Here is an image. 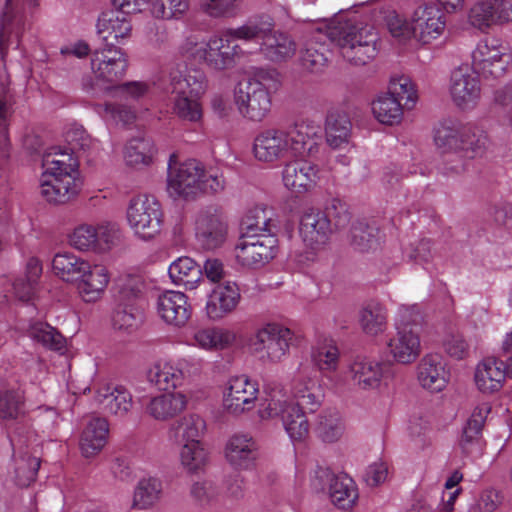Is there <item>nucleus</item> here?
Wrapping results in <instances>:
<instances>
[{"label": "nucleus", "instance_id": "1", "mask_svg": "<svg viewBox=\"0 0 512 512\" xmlns=\"http://www.w3.org/2000/svg\"><path fill=\"white\" fill-rule=\"evenodd\" d=\"M320 139L318 129L304 122L286 128L270 127L255 136L252 151L257 161L274 164L314 156Z\"/></svg>", "mask_w": 512, "mask_h": 512}, {"label": "nucleus", "instance_id": "2", "mask_svg": "<svg viewBox=\"0 0 512 512\" xmlns=\"http://www.w3.org/2000/svg\"><path fill=\"white\" fill-rule=\"evenodd\" d=\"M435 143L447 151H454L465 158L461 163L451 159L446 163V173L460 174L470 165V160L481 157L488 145L487 134L473 123L456 120L444 121L435 132Z\"/></svg>", "mask_w": 512, "mask_h": 512}, {"label": "nucleus", "instance_id": "3", "mask_svg": "<svg viewBox=\"0 0 512 512\" xmlns=\"http://www.w3.org/2000/svg\"><path fill=\"white\" fill-rule=\"evenodd\" d=\"M45 172L41 180V195L50 203L64 204L78 192L72 173L77 161L67 152H48L43 156Z\"/></svg>", "mask_w": 512, "mask_h": 512}, {"label": "nucleus", "instance_id": "4", "mask_svg": "<svg viewBox=\"0 0 512 512\" xmlns=\"http://www.w3.org/2000/svg\"><path fill=\"white\" fill-rule=\"evenodd\" d=\"M328 35L339 47L342 57L351 64L366 65L376 56L378 37L370 25L349 20L331 28Z\"/></svg>", "mask_w": 512, "mask_h": 512}, {"label": "nucleus", "instance_id": "5", "mask_svg": "<svg viewBox=\"0 0 512 512\" xmlns=\"http://www.w3.org/2000/svg\"><path fill=\"white\" fill-rule=\"evenodd\" d=\"M275 70H259L253 77L239 82L235 90V103L239 112L255 122L264 120L271 110L269 89L276 85Z\"/></svg>", "mask_w": 512, "mask_h": 512}, {"label": "nucleus", "instance_id": "6", "mask_svg": "<svg viewBox=\"0 0 512 512\" xmlns=\"http://www.w3.org/2000/svg\"><path fill=\"white\" fill-rule=\"evenodd\" d=\"M270 17L250 20L237 28V33L245 41H261L260 50L271 61H282L292 57L296 51L294 40L286 33L274 31Z\"/></svg>", "mask_w": 512, "mask_h": 512}, {"label": "nucleus", "instance_id": "7", "mask_svg": "<svg viewBox=\"0 0 512 512\" xmlns=\"http://www.w3.org/2000/svg\"><path fill=\"white\" fill-rule=\"evenodd\" d=\"M401 325L396 334L387 342L389 354L401 364L414 362L421 352L419 328L423 322V316L416 307L402 310Z\"/></svg>", "mask_w": 512, "mask_h": 512}, {"label": "nucleus", "instance_id": "8", "mask_svg": "<svg viewBox=\"0 0 512 512\" xmlns=\"http://www.w3.org/2000/svg\"><path fill=\"white\" fill-rule=\"evenodd\" d=\"M177 155H170L168 165V192L184 200H195L201 196L200 180L204 176V167L191 159L177 163Z\"/></svg>", "mask_w": 512, "mask_h": 512}, {"label": "nucleus", "instance_id": "9", "mask_svg": "<svg viewBox=\"0 0 512 512\" xmlns=\"http://www.w3.org/2000/svg\"><path fill=\"white\" fill-rule=\"evenodd\" d=\"M127 220L137 236L143 240L152 239L161 230V205L153 196H134L127 208Z\"/></svg>", "mask_w": 512, "mask_h": 512}, {"label": "nucleus", "instance_id": "10", "mask_svg": "<svg viewBox=\"0 0 512 512\" xmlns=\"http://www.w3.org/2000/svg\"><path fill=\"white\" fill-rule=\"evenodd\" d=\"M277 242L271 233H243L235 246L236 260L245 267H261L276 256Z\"/></svg>", "mask_w": 512, "mask_h": 512}, {"label": "nucleus", "instance_id": "11", "mask_svg": "<svg viewBox=\"0 0 512 512\" xmlns=\"http://www.w3.org/2000/svg\"><path fill=\"white\" fill-rule=\"evenodd\" d=\"M228 232V219L221 208L210 206L199 212L195 237L202 249L211 251L220 248L226 242Z\"/></svg>", "mask_w": 512, "mask_h": 512}, {"label": "nucleus", "instance_id": "12", "mask_svg": "<svg viewBox=\"0 0 512 512\" xmlns=\"http://www.w3.org/2000/svg\"><path fill=\"white\" fill-rule=\"evenodd\" d=\"M292 339L290 329L279 324H267L251 338L250 346L262 360L276 363L287 354Z\"/></svg>", "mask_w": 512, "mask_h": 512}, {"label": "nucleus", "instance_id": "13", "mask_svg": "<svg viewBox=\"0 0 512 512\" xmlns=\"http://www.w3.org/2000/svg\"><path fill=\"white\" fill-rule=\"evenodd\" d=\"M243 40L236 29H228L219 36L212 37L206 47L197 50V56L214 70H224L235 64V59L242 53L236 40Z\"/></svg>", "mask_w": 512, "mask_h": 512}, {"label": "nucleus", "instance_id": "14", "mask_svg": "<svg viewBox=\"0 0 512 512\" xmlns=\"http://www.w3.org/2000/svg\"><path fill=\"white\" fill-rule=\"evenodd\" d=\"M449 92L456 107L462 111L474 109L481 98V83L477 72L467 65L454 69Z\"/></svg>", "mask_w": 512, "mask_h": 512}, {"label": "nucleus", "instance_id": "15", "mask_svg": "<svg viewBox=\"0 0 512 512\" xmlns=\"http://www.w3.org/2000/svg\"><path fill=\"white\" fill-rule=\"evenodd\" d=\"M91 67L97 79L116 83L124 77L128 60L119 48L96 49L92 55Z\"/></svg>", "mask_w": 512, "mask_h": 512}, {"label": "nucleus", "instance_id": "16", "mask_svg": "<svg viewBox=\"0 0 512 512\" xmlns=\"http://www.w3.org/2000/svg\"><path fill=\"white\" fill-rule=\"evenodd\" d=\"M446 22L440 8L434 5L418 7L413 16L411 32L422 44H429L444 32Z\"/></svg>", "mask_w": 512, "mask_h": 512}, {"label": "nucleus", "instance_id": "17", "mask_svg": "<svg viewBox=\"0 0 512 512\" xmlns=\"http://www.w3.org/2000/svg\"><path fill=\"white\" fill-rule=\"evenodd\" d=\"M259 392L258 384L247 376H235L229 380L223 405L232 414H240L254 406Z\"/></svg>", "mask_w": 512, "mask_h": 512}, {"label": "nucleus", "instance_id": "18", "mask_svg": "<svg viewBox=\"0 0 512 512\" xmlns=\"http://www.w3.org/2000/svg\"><path fill=\"white\" fill-rule=\"evenodd\" d=\"M285 164L282 179L285 187L296 194L312 190L317 182L318 166L305 158H294Z\"/></svg>", "mask_w": 512, "mask_h": 512}, {"label": "nucleus", "instance_id": "19", "mask_svg": "<svg viewBox=\"0 0 512 512\" xmlns=\"http://www.w3.org/2000/svg\"><path fill=\"white\" fill-rule=\"evenodd\" d=\"M157 313L167 324L181 327L191 317V306L184 293L168 290L158 296Z\"/></svg>", "mask_w": 512, "mask_h": 512}, {"label": "nucleus", "instance_id": "20", "mask_svg": "<svg viewBox=\"0 0 512 512\" xmlns=\"http://www.w3.org/2000/svg\"><path fill=\"white\" fill-rule=\"evenodd\" d=\"M332 233L333 228L322 211L311 209L301 216L299 234L308 247L316 249L325 245Z\"/></svg>", "mask_w": 512, "mask_h": 512}, {"label": "nucleus", "instance_id": "21", "mask_svg": "<svg viewBox=\"0 0 512 512\" xmlns=\"http://www.w3.org/2000/svg\"><path fill=\"white\" fill-rule=\"evenodd\" d=\"M97 33L105 48H116L115 42L130 37L132 25L129 17L117 11L103 12L97 21Z\"/></svg>", "mask_w": 512, "mask_h": 512}, {"label": "nucleus", "instance_id": "22", "mask_svg": "<svg viewBox=\"0 0 512 512\" xmlns=\"http://www.w3.org/2000/svg\"><path fill=\"white\" fill-rule=\"evenodd\" d=\"M227 461L236 469L247 470L255 466L258 446L255 440L245 434L233 435L226 444Z\"/></svg>", "mask_w": 512, "mask_h": 512}, {"label": "nucleus", "instance_id": "23", "mask_svg": "<svg viewBox=\"0 0 512 512\" xmlns=\"http://www.w3.org/2000/svg\"><path fill=\"white\" fill-rule=\"evenodd\" d=\"M329 482L328 493L331 502L340 509L351 508L358 499L355 482L347 474L334 475L328 470H320L317 476Z\"/></svg>", "mask_w": 512, "mask_h": 512}, {"label": "nucleus", "instance_id": "24", "mask_svg": "<svg viewBox=\"0 0 512 512\" xmlns=\"http://www.w3.org/2000/svg\"><path fill=\"white\" fill-rule=\"evenodd\" d=\"M95 401L111 415L124 417L132 408V395L121 385L105 384L96 392Z\"/></svg>", "mask_w": 512, "mask_h": 512}, {"label": "nucleus", "instance_id": "25", "mask_svg": "<svg viewBox=\"0 0 512 512\" xmlns=\"http://www.w3.org/2000/svg\"><path fill=\"white\" fill-rule=\"evenodd\" d=\"M170 87L173 95L201 97L207 89L205 73L196 68L176 69L170 72Z\"/></svg>", "mask_w": 512, "mask_h": 512}, {"label": "nucleus", "instance_id": "26", "mask_svg": "<svg viewBox=\"0 0 512 512\" xmlns=\"http://www.w3.org/2000/svg\"><path fill=\"white\" fill-rule=\"evenodd\" d=\"M240 300L239 287L235 282L227 281L218 285L210 294L206 304V312L210 319H221L232 312Z\"/></svg>", "mask_w": 512, "mask_h": 512}, {"label": "nucleus", "instance_id": "27", "mask_svg": "<svg viewBox=\"0 0 512 512\" xmlns=\"http://www.w3.org/2000/svg\"><path fill=\"white\" fill-rule=\"evenodd\" d=\"M348 377L361 389L378 388L383 377V364L367 357H357L349 366Z\"/></svg>", "mask_w": 512, "mask_h": 512}, {"label": "nucleus", "instance_id": "28", "mask_svg": "<svg viewBox=\"0 0 512 512\" xmlns=\"http://www.w3.org/2000/svg\"><path fill=\"white\" fill-rule=\"evenodd\" d=\"M417 378L422 387L440 391L445 387L447 372L439 354H427L417 366Z\"/></svg>", "mask_w": 512, "mask_h": 512}, {"label": "nucleus", "instance_id": "29", "mask_svg": "<svg viewBox=\"0 0 512 512\" xmlns=\"http://www.w3.org/2000/svg\"><path fill=\"white\" fill-rule=\"evenodd\" d=\"M187 402V397L180 392L165 393L151 398L145 411L155 420L167 421L183 412Z\"/></svg>", "mask_w": 512, "mask_h": 512}, {"label": "nucleus", "instance_id": "30", "mask_svg": "<svg viewBox=\"0 0 512 512\" xmlns=\"http://www.w3.org/2000/svg\"><path fill=\"white\" fill-rule=\"evenodd\" d=\"M109 425L105 418H93L84 427L80 437V450L86 458L97 455L105 446Z\"/></svg>", "mask_w": 512, "mask_h": 512}, {"label": "nucleus", "instance_id": "31", "mask_svg": "<svg viewBox=\"0 0 512 512\" xmlns=\"http://www.w3.org/2000/svg\"><path fill=\"white\" fill-rule=\"evenodd\" d=\"M505 367L502 361L487 358L478 364L475 372V382L483 393L499 391L505 380Z\"/></svg>", "mask_w": 512, "mask_h": 512}, {"label": "nucleus", "instance_id": "32", "mask_svg": "<svg viewBox=\"0 0 512 512\" xmlns=\"http://www.w3.org/2000/svg\"><path fill=\"white\" fill-rule=\"evenodd\" d=\"M85 270V275L77 282V289L84 301L92 302L104 292L109 283V275L102 265L89 264V269Z\"/></svg>", "mask_w": 512, "mask_h": 512}, {"label": "nucleus", "instance_id": "33", "mask_svg": "<svg viewBox=\"0 0 512 512\" xmlns=\"http://www.w3.org/2000/svg\"><path fill=\"white\" fill-rule=\"evenodd\" d=\"M169 276L176 285H182L188 290L197 287L202 279V268L190 257H180L169 266Z\"/></svg>", "mask_w": 512, "mask_h": 512}, {"label": "nucleus", "instance_id": "34", "mask_svg": "<svg viewBox=\"0 0 512 512\" xmlns=\"http://www.w3.org/2000/svg\"><path fill=\"white\" fill-rule=\"evenodd\" d=\"M55 274L63 281L76 283L85 275V269H89V263L73 254H56L52 261Z\"/></svg>", "mask_w": 512, "mask_h": 512}, {"label": "nucleus", "instance_id": "35", "mask_svg": "<svg viewBox=\"0 0 512 512\" xmlns=\"http://www.w3.org/2000/svg\"><path fill=\"white\" fill-rule=\"evenodd\" d=\"M145 282L137 275L119 277L114 286L115 303L136 306L144 296Z\"/></svg>", "mask_w": 512, "mask_h": 512}, {"label": "nucleus", "instance_id": "36", "mask_svg": "<svg viewBox=\"0 0 512 512\" xmlns=\"http://www.w3.org/2000/svg\"><path fill=\"white\" fill-rule=\"evenodd\" d=\"M205 430V422L198 415L182 418L170 429L171 438L179 445L200 443Z\"/></svg>", "mask_w": 512, "mask_h": 512}, {"label": "nucleus", "instance_id": "37", "mask_svg": "<svg viewBox=\"0 0 512 512\" xmlns=\"http://www.w3.org/2000/svg\"><path fill=\"white\" fill-rule=\"evenodd\" d=\"M351 121L345 112H331L326 119V141L332 148L348 143L351 134Z\"/></svg>", "mask_w": 512, "mask_h": 512}, {"label": "nucleus", "instance_id": "38", "mask_svg": "<svg viewBox=\"0 0 512 512\" xmlns=\"http://www.w3.org/2000/svg\"><path fill=\"white\" fill-rule=\"evenodd\" d=\"M349 243L359 252L376 250L380 245L379 229L364 221H356L350 230Z\"/></svg>", "mask_w": 512, "mask_h": 512}, {"label": "nucleus", "instance_id": "39", "mask_svg": "<svg viewBox=\"0 0 512 512\" xmlns=\"http://www.w3.org/2000/svg\"><path fill=\"white\" fill-rule=\"evenodd\" d=\"M234 340V333L222 328H203L193 334V344L203 349H224Z\"/></svg>", "mask_w": 512, "mask_h": 512}, {"label": "nucleus", "instance_id": "40", "mask_svg": "<svg viewBox=\"0 0 512 512\" xmlns=\"http://www.w3.org/2000/svg\"><path fill=\"white\" fill-rule=\"evenodd\" d=\"M154 152V145L150 139L136 137L127 143L124 158L129 166H147L151 163Z\"/></svg>", "mask_w": 512, "mask_h": 512}, {"label": "nucleus", "instance_id": "41", "mask_svg": "<svg viewBox=\"0 0 512 512\" xmlns=\"http://www.w3.org/2000/svg\"><path fill=\"white\" fill-rule=\"evenodd\" d=\"M359 322L366 334L378 335L386 329V310L379 303H368L360 311Z\"/></svg>", "mask_w": 512, "mask_h": 512}, {"label": "nucleus", "instance_id": "42", "mask_svg": "<svg viewBox=\"0 0 512 512\" xmlns=\"http://www.w3.org/2000/svg\"><path fill=\"white\" fill-rule=\"evenodd\" d=\"M9 1L10 0H7V3H9ZM23 27L24 22L22 16L12 15L8 9V4H6L0 28V55L2 57L10 44L16 43L17 46L19 45Z\"/></svg>", "mask_w": 512, "mask_h": 512}, {"label": "nucleus", "instance_id": "43", "mask_svg": "<svg viewBox=\"0 0 512 512\" xmlns=\"http://www.w3.org/2000/svg\"><path fill=\"white\" fill-rule=\"evenodd\" d=\"M372 111L379 122L393 125L402 118L403 104L387 92L373 102Z\"/></svg>", "mask_w": 512, "mask_h": 512}, {"label": "nucleus", "instance_id": "44", "mask_svg": "<svg viewBox=\"0 0 512 512\" xmlns=\"http://www.w3.org/2000/svg\"><path fill=\"white\" fill-rule=\"evenodd\" d=\"M282 422L284 428L293 441H304L309 435V422L305 412L297 405L287 406L283 414Z\"/></svg>", "mask_w": 512, "mask_h": 512}, {"label": "nucleus", "instance_id": "45", "mask_svg": "<svg viewBox=\"0 0 512 512\" xmlns=\"http://www.w3.org/2000/svg\"><path fill=\"white\" fill-rule=\"evenodd\" d=\"M147 378L159 390H169L176 388L181 383L183 373L169 363L156 364L148 371Z\"/></svg>", "mask_w": 512, "mask_h": 512}, {"label": "nucleus", "instance_id": "46", "mask_svg": "<svg viewBox=\"0 0 512 512\" xmlns=\"http://www.w3.org/2000/svg\"><path fill=\"white\" fill-rule=\"evenodd\" d=\"M28 335L51 350L61 351L66 345L64 336L47 323L35 322L31 324L28 329Z\"/></svg>", "mask_w": 512, "mask_h": 512}, {"label": "nucleus", "instance_id": "47", "mask_svg": "<svg viewBox=\"0 0 512 512\" xmlns=\"http://www.w3.org/2000/svg\"><path fill=\"white\" fill-rule=\"evenodd\" d=\"M40 467V459L25 452L14 458V479L20 487H28L35 481Z\"/></svg>", "mask_w": 512, "mask_h": 512}, {"label": "nucleus", "instance_id": "48", "mask_svg": "<svg viewBox=\"0 0 512 512\" xmlns=\"http://www.w3.org/2000/svg\"><path fill=\"white\" fill-rule=\"evenodd\" d=\"M201 97L174 95L173 114L180 120L196 123L202 119L203 110L200 103Z\"/></svg>", "mask_w": 512, "mask_h": 512}, {"label": "nucleus", "instance_id": "49", "mask_svg": "<svg viewBox=\"0 0 512 512\" xmlns=\"http://www.w3.org/2000/svg\"><path fill=\"white\" fill-rule=\"evenodd\" d=\"M329 50L323 44L308 42L300 51L301 66L310 72H320L327 66Z\"/></svg>", "mask_w": 512, "mask_h": 512}, {"label": "nucleus", "instance_id": "50", "mask_svg": "<svg viewBox=\"0 0 512 512\" xmlns=\"http://www.w3.org/2000/svg\"><path fill=\"white\" fill-rule=\"evenodd\" d=\"M111 320L115 329L131 332L141 324L142 312L137 306L115 303Z\"/></svg>", "mask_w": 512, "mask_h": 512}, {"label": "nucleus", "instance_id": "51", "mask_svg": "<svg viewBox=\"0 0 512 512\" xmlns=\"http://www.w3.org/2000/svg\"><path fill=\"white\" fill-rule=\"evenodd\" d=\"M162 483L156 478L142 479L139 481L133 498V506L146 509L153 506L160 498Z\"/></svg>", "mask_w": 512, "mask_h": 512}, {"label": "nucleus", "instance_id": "52", "mask_svg": "<svg viewBox=\"0 0 512 512\" xmlns=\"http://www.w3.org/2000/svg\"><path fill=\"white\" fill-rule=\"evenodd\" d=\"M315 432L324 442L337 441L343 433V425L339 414L336 412L321 413L318 416Z\"/></svg>", "mask_w": 512, "mask_h": 512}, {"label": "nucleus", "instance_id": "53", "mask_svg": "<svg viewBox=\"0 0 512 512\" xmlns=\"http://www.w3.org/2000/svg\"><path fill=\"white\" fill-rule=\"evenodd\" d=\"M151 14L158 19H173L184 15L189 9V0H148Z\"/></svg>", "mask_w": 512, "mask_h": 512}, {"label": "nucleus", "instance_id": "54", "mask_svg": "<svg viewBox=\"0 0 512 512\" xmlns=\"http://www.w3.org/2000/svg\"><path fill=\"white\" fill-rule=\"evenodd\" d=\"M180 460L187 472L197 473L207 463V452L201 443L184 444L180 451Z\"/></svg>", "mask_w": 512, "mask_h": 512}, {"label": "nucleus", "instance_id": "55", "mask_svg": "<svg viewBox=\"0 0 512 512\" xmlns=\"http://www.w3.org/2000/svg\"><path fill=\"white\" fill-rule=\"evenodd\" d=\"M70 244L80 251H97L98 238L96 226L81 224L77 226L69 238Z\"/></svg>", "mask_w": 512, "mask_h": 512}, {"label": "nucleus", "instance_id": "56", "mask_svg": "<svg viewBox=\"0 0 512 512\" xmlns=\"http://www.w3.org/2000/svg\"><path fill=\"white\" fill-rule=\"evenodd\" d=\"M334 231L345 229L351 222V213L346 203L332 199L325 211H322Z\"/></svg>", "mask_w": 512, "mask_h": 512}, {"label": "nucleus", "instance_id": "57", "mask_svg": "<svg viewBox=\"0 0 512 512\" xmlns=\"http://www.w3.org/2000/svg\"><path fill=\"white\" fill-rule=\"evenodd\" d=\"M507 54L495 46L488 45L486 42L480 43L472 53V68L476 72L482 73L487 71V68L492 66L493 62Z\"/></svg>", "mask_w": 512, "mask_h": 512}, {"label": "nucleus", "instance_id": "58", "mask_svg": "<svg viewBox=\"0 0 512 512\" xmlns=\"http://www.w3.org/2000/svg\"><path fill=\"white\" fill-rule=\"evenodd\" d=\"M24 399L16 391L0 393V420H15L23 414Z\"/></svg>", "mask_w": 512, "mask_h": 512}, {"label": "nucleus", "instance_id": "59", "mask_svg": "<svg viewBox=\"0 0 512 512\" xmlns=\"http://www.w3.org/2000/svg\"><path fill=\"white\" fill-rule=\"evenodd\" d=\"M98 250L111 249L123 241V231L116 222H101L97 226Z\"/></svg>", "mask_w": 512, "mask_h": 512}, {"label": "nucleus", "instance_id": "60", "mask_svg": "<svg viewBox=\"0 0 512 512\" xmlns=\"http://www.w3.org/2000/svg\"><path fill=\"white\" fill-rule=\"evenodd\" d=\"M270 212L264 207H255L248 211L242 220V228L245 233L253 234L257 231L269 232L271 223Z\"/></svg>", "mask_w": 512, "mask_h": 512}, {"label": "nucleus", "instance_id": "61", "mask_svg": "<svg viewBox=\"0 0 512 512\" xmlns=\"http://www.w3.org/2000/svg\"><path fill=\"white\" fill-rule=\"evenodd\" d=\"M387 92L400 103L405 100V106L415 103L416 91L412 81L406 76L391 79Z\"/></svg>", "mask_w": 512, "mask_h": 512}, {"label": "nucleus", "instance_id": "62", "mask_svg": "<svg viewBox=\"0 0 512 512\" xmlns=\"http://www.w3.org/2000/svg\"><path fill=\"white\" fill-rule=\"evenodd\" d=\"M469 21L474 27L480 30H484L495 25L496 22L490 0H482L475 3L470 9Z\"/></svg>", "mask_w": 512, "mask_h": 512}, {"label": "nucleus", "instance_id": "63", "mask_svg": "<svg viewBox=\"0 0 512 512\" xmlns=\"http://www.w3.org/2000/svg\"><path fill=\"white\" fill-rule=\"evenodd\" d=\"M240 0H204L202 10L211 17H229L236 14Z\"/></svg>", "mask_w": 512, "mask_h": 512}, {"label": "nucleus", "instance_id": "64", "mask_svg": "<svg viewBox=\"0 0 512 512\" xmlns=\"http://www.w3.org/2000/svg\"><path fill=\"white\" fill-rule=\"evenodd\" d=\"M293 404L288 403L286 400L280 399L276 394L270 395L269 398L264 399L259 407V416L262 419H271L275 417L283 418V414L287 411V406Z\"/></svg>", "mask_w": 512, "mask_h": 512}]
</instances>
